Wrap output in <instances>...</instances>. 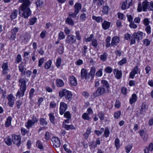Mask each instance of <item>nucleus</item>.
Masks as SVG:
<instances>
[{
	"label": "nucleus",
	"instance_id": "nucleus-1",
	"mask_svg": "<svg viewBox=\"0 0 153 153\" xmlns=\"http://www.w3.org/2000/svg\"><path fill=\"white\" fill-rule=\"evenodd\" d=\"M19 1L22 3L19 7V10L23 12L22 13V17L24 18H27L31 14V11L30 10L29 5L31 4L29 0H19Z\"/></svg>",
	"mask_w": 153,
	"mask_h": 153
},
{
	"label": "nucleus",
	"instance_id": "nucleus-2",
	"mask_svg": "<svg viewBox=\"0 0 153 153\" xmlns=\"http://www.w3.org/2000/svg\"><path fill=\"white\" fill-rule=\"evenodd\" d=\"M59 96L60 97H64L66 100L69 101H71L72 99L73 95L72 93L65 89L60 90L59 93Z\"/></svg>",
	"mask_w": 153,
	"mask_h": 153
},
{
	"label": "nucleus",
	"instance_id": "nucleus-3",
	"mask_svg": "<svg viewBox=\"0 0 153 153\" xmlns=\"http://www.w3.org/2000/svg\"><path fill=\"white\" fill-rule=\"evenodd\" d=\"M143 38V33L138 31L137 33H134L131 36V40L130 44L132 45L135 43V40L139 42L140 40L142 39Z\"/></svg>",
	"mask_w": 153,
	"mask_h": 153
},
{
	"label": "nucleus",
	"instance_id": "nucleus-4",
	"mask_svg": "<svg viewBox=\"0 0 153 153\" xmlns=\"http://www.w3.org/2000/svg\"><path fill=\"white\" fill-rule=\"evenodd\" d=\"M150 4V2L146 0H145L142 2V6L141 3H139L138 4L137 9L138 11L140 12L142 10L144 12L146 11L147 9Z\"/></svg>",
	"mask_w": 153,
	"mask_h": 153
},
{
	"label": "nucleus",
	"instance_id": "nucleus-5",
	"mask_svg": "<svg viewBox=\"0 0 153 153\" xmlns=\"http://www.w3.org/2000/svg\"><path fill=\"white\" fill-rule=\"evenodd\" d=\"M76 38L72 34L68 35L65 39V42L68 44L72 45L76 42Z\"/></svg>",
	"mask_w": 153,
	"mask_h": 153
},
{
	"label": "nucleus",
	"instance_id": "nucleus-6",
	"mask_svg": "<svg viewBox=\"0 0 153 153\" xmlns=\"http://www.w3.org/2000/svg\"><path fill=\"white\" fill-rule=\"evenodd\" d=\"M106 92V90L105 88L104 87L101 86L99 87L95 92H94L93 93V96H94V97H95L100 96Z\"/></svg>",
	"mask_w": 153,
	"mask_h": 153
},
{
	"label": "nucleus",
	"instance_id": "nucleus-7",
	"mask_svg": "<svg viewBox=\"0 0 153 153\" xmlns=\"http://www.w3.org/2000/svg\"><path fill=\"white\" fill-rule=\"evenodd\" d=\"M12 138L13 143L16 144L18 147L20 146L21 144V137L20 136L13 135L12 136Z\"/></svg>",
	"mask_w": 153,
	"mask_h": 153
},
{
	"label": "nucleus",
	"instance_id": "nucleus-8",
	"mask_svg": "<svg viewBox=\"0 0 153 153\" xmlns=\"http://www.w3.org/2000/svg\"><path fill=\"white\" fill-rule=\"evenodd\" d=\"M67 105L63 102H61L60 103L59 108V113L61 115H63L66 110Z\"/></svg>",
	"mask_w": 153,
	"mask_h": 153
},
{
	"label": "nucleus",
	"instance_id": "nucleus-9",
	"mask_svg": "<svg viewBox=\"0 0 153 153\" xmlns=\"http://www.w3.org/2000/svg\"><path fill=\"white\" fill-rule=\"evenodd\" d=\"M7 99L8 100V105L10 107H12L14 104V97L13 96L12 94H10L7 96Z\"/></svg>",
	"mask_w": 153,
	"mask_h": 153
},
{
	"label": "nucleus",
	"instance_id": "nucleus-10",
	"mask_svg": "<svg viewBox=\"0 0 153 153\" xmlns=\"http://www.w3.org/2000/svg\"><path fill=\"white\" fill-rule=\"evenodd\" d=\"M101 83L102 84L101 86L104 87L106 90V92L108 93L109 92V88L110 85L108 81L106 80L102 79L101 80Z\"/></svg>",
	"mask_w": 153,
	"mask_h": 153
},
{
	"label": "nucleus",
	"instance_id": "nucleus-11",
	"mask_svg": "<svg viewBox=\"0 0 153 153\" xmlns=\"http://www.w3.org/2000/svg\"><path fill=\"white\" fill-rule=\"evenodd\" d=\"M81 76L82 79L85 78L87 79L89 78V74H88L87 71L84 68L81 69Z\"/></svg>",
	"mask_w": 153,
	"mask_h": 153
},
{
	"label": "nucleus",
	"instance_id": "nucleus-12",
	"mask_svg": "<svg viewBox=\"0 0 153 153\" xmlns=\"http://www.w3.org/2000/svg\"><path fill=\"white\" fill-rule=\"evenodd\" d=\"M52 141L53 142V146L56 147H59L60 145V142L59 138L56 137H53L52 138Z\"/></svg>",
	"mask_w": 153,
	"mask_h": 153
},
{
	"label": "nucleus",
	"instance_id": "nucleus-13",
	"mask_svg": "<svg viewBox=\"0 0 153 153\" xmlns=\"http://www.w3.org/2000/svg\"><path fill=\"white\" fill-rule=\"evenodd\" d=\"M19 82L21 83L20 88L22 90H26V82L25 79L23 78H20Z\"/></svg>",
	"mask_w": 153,
	"mask_h": 153
},
{
	"label": "nucleus",
	"instance_id": "nucleus-14",
	"mask_svg": "<svg viewBox=\"0 0 153 153\" xmlns=\"http://www.w3.org/2000/svg\"><path fill=\"white\" fill-rule=\"evenodd\" d=\"M119 38L117 36H114L112 39L111 45V46H116L119 43Z\"/></svg>",
	"mask_w": 153,
	"mask_h": 153
},
{
	"label": "nucleus",
	"instance_id": "nucleus-15",
	"mask_svg": "<svg viewBox=\"0 0 153 153\" xmlns=\"http://www.w3.org/2000/svg\"><path fill=\"white\" fill-rule=\"evenodd\" d=\"M111 23L110 22L105 20L102 23V27L104 30L108 29L110 27Z\"/></svg>",
	"mask_w": 153,
	"mask_h": 153
},
{
	"label": "nucleus",
	"instance_id": "nucleus-16",
	"mask_svg": "<svg viewBox=\"0 0 153 153\" xmlns=\"http://www.w3.org/2000/svg\"><path fill=\"white\" fill-rule=\"evenodd\" d=\"M114 72L115 77L117 79H120L122 76V73L121 71L115 69L114 70Z\"/></svg>",
	"mask_w": 153,
	"mask_h": 153
},
{
	"label": "nucleus",
	"instance_id": "nucleus-17",
	"mask_svg": "<svg viewBox=\"0 0 153 153\" xmlns=\"http://www.w3.org/2000/svg\"><path fill=\"white\" fill-rule=\"evenodd\" d=\"M82 7L81 4L78 3H76L74 6V12L79 13Z\"/></svg>",
	"mask_w": 153,
	"mask_h": 153
},
{
	"label": "nucleus",
	"instance_id": "nucleus-18",
	"mask_svg": "<svg viewBox=\"0 0 153 153\" xmlns=\"http://www.w3.org/2000/svg\"><path fill=\"white\" fill-rule=\"evenodd\" d=\"M56 85L58 87H63L64 85L63 81L61 79H58L56 80Z\"/></svg>",
	"mask_w": 153,
	"mask_h": 153
},
{
	"label": "nucleus",
	"instance_id": "nucleus-19",
	"mask_svg": "<svg viewBox=\"0 0 153 153\" xmlns=\"http://www.w3.org/2000/svg\"><path fill=\"white\" fill-rule=\"evenodd\" d=\"M70 84L74 86H76L77 84L76 80L75 77L74 76H72L69 78Z\"/></svg>",
	"mask_w": 153,
	"mask_h": 153
},
{
	"label": "nucleus",
	"instance_id": "nucleus-20",
	"mask_svg": "<svg viewBox=\"0 0 153 153\" xmlns=\"http://www.w3.org/2000/svg\"><path fill=\"white\" fill-rule=\"evenodd\" d=\"M18 12V10L16 9L13 11L10 16L11 20H13L16 18L17 16Z\"/></svg>",
	"mask_w": 153,
	"mask_h": 153
},
{
	"label": "nucleus",
	"instance_id": "nucleus-21",
	"mask_svg": "<svg viewBox=\"0 0 153 153\" xmlns=\"http://www.w3.org/2000/svg\"><path fill=\"white\" fill-rule=\"evenodd\" d=\"M137 99L136 94H133L131 98L129 100L130 104L131 105L133 103L137 101Z\"/></svg>",
	"mask_w": 153,
	"mask_h": 153
},
{
	"label": "nucleus",
	"instance_id": "nucleus-22",
	"mask_svg": "<svg viewBox=\"0 0 153 153\" xmlns=\"http://www.w3.org/2000/svg\"><path fill=\"white\" fill-rule=\"evenodd\" d=\"M35 4L36 5V7L38 8L42 7L44 4V2L41 0H37L35 1Z\"/></svg>",
	"mask_w": 153,
	"mask_h": 153
},
{
	"label": "nucleus",
	"instance_id": "nucleus-23",
	"mask_svg": "<svg viewBox=\"0 0 153 153\" xmlns=\"http://www.w3.org/2000/svg\"><path fill=\"white\" fill-rule=\"evenodd\" d=\"M148 107L146 104L144 103H143L141 106V109L140 110V113L143 114L145 112L146 110L147 109Z\"/></svg>",
	"mask_w": 153,
	"mask_h": 153
},
{
	"label": "nucleus",
	"instance_id": "nucleus-24",
	"mask_svg": "<svg viewBox=\"0 0 153 153\" xmlns=\"http://www.w3.org/2000/svg\"><path fill=\"white\" fill-rule=\"evenodd\" d=\"M34 124L35 123L31 121V120L30 119L28 120L27 122L26 123L25 125L27 128L29 129L30 128L33 126Z\"/></svg>",
	"mask_w": 153,
	"mask_h": 153
},
{
	"label": "nucleus",
	"instance_id": "nucleus-25",
	"mask_svg": "<svg viewBox=\"0 0 153 153\" xmlns=\"http://www.w3.org/2000/svg\"><path fill=\"white\" fill-rule=\"evenodd\" d=\"M19 71L22 72V74L25 75V71L26 70V69L24 68V66L22 63H21L19 66Z\"/></svg>",
	"mask_w": 153,
	"mask_h": 153
},
{
	"label": "nucleus",
	"instance_id": "nucleus-26",
	"mask_svg": "<svg viewBox=\"0 0 153 153\" xmlns=\"http://www.w3.org/2000/svg\"><path fill=\"white\" fill-rule=\"evenodd\" d=\"M12 120V117L11 116H9L7 119V120L5 123V127H7L11 125Z\"/></svg>",
	"mask_w": 153,
	"mask_h": 153
},
{
	"label": "nucleus",
	"instance_id": "nucleus-27",
	"mask_svg": "<svg viewBox=\"0 0 153 153\" xmlns=\"http://www.w3.org/2000/svg\"><path fill=\"white\" fill-rule=\"evenodd\" d=\"M65 22L70 25L73 26L74 25V22L72 19L71 17H67L65 20Z\"/></svg>",
	"mask_w": 153,
	"mask_h": 153
},
{
	"label": "nucleus",
	"instance_id": "nucleus-28",
	"mask_svg": "<svg viewBox=\"0 0 153 153\" xmlns=\"http://www.w3.org/2000/svg\"><path fill=\"white\" fill-rule=\"evenodd\" d=\"M88 114L87 113H83L82 116V118L85 120H87L88 121H90L91 118L89 116Z\"/></svg>",
	"mask_w": 153,
	"mask_h": 153
},
{
	"label": "nucleus",
	"instance_id": "nucleus-29",
	"mask_svg": "<svg viewBox=\"0 0 153 153\" xmlns=\"http://www.w3.org/2000/svg\"><path fill=\"white\" fill-rule=\"evenodd\" d=\"M5 143L8 146H10L12 144V140L10 137L8 136L4 139Z\"/></svg>",
	"mask_w": 153,
	"mask_h": 153
},
{
	"label": "nucleus",
	"instance_id": "nucleus-30",
	"mask_svg": "<svg viewBox=\"0 0 153 153\" xmlns=\"http://www.w3.org/2000/svg\"><path fill=\"white\" fill-rule=\"evenodd\" d=\"M25 91L26 90H22L20 88V90L18 91L16 94V96L17 97L19 96V97L23 96Z\"/></svg>",
	"mask_w": 153,
	"mask_h": 153
},
{
	"label": "nucleus",
	"instance_id": "nucleus-31",
	"mask_svg": "<svg viewBox=\"0 0 153 153\" xmlns=\"http://www.w3.org/2000/svg\"><path fill=\"white\" fill-rule=\"evenodd\" d=\"M48 116L51 122L53 124H54L55 123L54 122L55 117L54 114L52 113H51L49 114Z\"/></svg>",
	"mask_w": 153,
	"mask_h": 153
},
{
	"label": "nucleus",
	"instance_id": "nucleus-32",
	"mask_svg": "<svg viewBox=\"0 0 153 153\" xmlns=\"http://www.w3.org/2000/svg\"><path fill=\"white\" fill-rule=\"evenodd\" d=\"M108 8L109 7L107 5V4H106L105 5L103 6L102 10V11L103 14L108 13Z\"/></svg>",
	"mask_w": 153,
	"mask_h": 153
},
{
	"label": "nucleus",
	"instance_id": "nucleus-33",
	"mask_svg": "<svg viewBox=\"0 0 153 153\" xmlns=\"http://www.w3.org/2000/svg\"><path fill=\"white\" fill-rule=\"evenodd\" d=\"M92 18L93 20H95L98 23L101 22L102 21V18L101 16L96 17L95 16H93Z\"/></svg>",
	"mask_w": 153,
	"mask_h": 153
},
{
	"label": "nucleus",
	"instance_id": "nucleus-34",
	"mask_svg": "<svg viewBox=\"0 0 153 153\" xmlns=\"http://www.w3.org/2000/svg\"><path fill=\"white\" fill-rule=\"evenodd\" d=\"M64 128L65 129L68 130L70 129L74 130L76 128L75 127L72 125H65L64 126Z\"/></svg>",
	"mask_w": 153,
	"mask_h": 153
},
{
	"label": "nucleus",
	"instance_id": "nucleus-35",
	"mask_svg": "<svg viewBox=\"0 0 153 153\" xmlns=\"http://www.w3.org/2000/svg\"><path fill=\"white\" fill-rule=\"evenodd\" d=\"M64 48L63 44H61L58 48V51L60 54H62L63 53Z\"/></svg>",
	"mask_w": 153,
	"mask_h": 153
},
{
	"label": "nucleus",
	"instance_id": "nucleus-36",
	"mask_svg": "<svg viewBox=\"0 0 153 153\" xmlns=\"http://www.w3.org/2000/svg\"><path fill=\"white\" fill-rule=\"evenodd\" d=\"M115 145L117 149H118L120 147V140L117 138H116L115 141Z\"/></svg>",
	"mask_w": 153,
	"mask_h": 153
},
{
	"label": "nucleus",
	"instance_id": "nucleus-37",
	"mask_svg": "<svg viewBox=\"0 0 153 153\" xmlns=\"http://www.w3.org/2000/svg\"><path fill=\"white\" fill-rule=\"evenodd\" d=\"M52 64V62L51 60H49L46 62L45 64V68L46 69H49Z\"/></svg>",
	"mask_w": 153,
	"mask_h": 153
},
{
	"label": "nucleus",
	"instance_id": "nucleus-38",
	"mask_svg": "<svg viewBox=\"0 0 153 153\" xmlns=\"http://www.w3.org/2000/svg\"><path fill=\"white\" fill-rule=\"evenodd\" d=\"M95 71L96 70L94 67H92L91 68L90 71V74L92 78H93L94 77Z\"/></svg>",
	"mask_w": 153,
	"mask_h": 153
},
{
	"label": "nucleus",
	"instance_id": "nucleus-39",
	"mask_svg": "<svg viewBox=\"0 0 153 153\" xmlns=\"http://www.w3.org/2000/svg\"><path fill=\"white\" fill-rule=\"evenodd\" d=\"M87 18L86 14L85 13L81 14L80 16V19L82 22L85 21Z\"/></svg>",
	"mask_w": 153,
	"mask_h": 153
},
{
	"label": "nucleus",
	"instance_id": "nucleus-40",
	"mask_svg": "<svg viewBox=\"0 0 153 153\" xmlns=\"http://www.w3.org/2000/svg\"><path fill=\"white\" fill-rule=\"evenodd\" d=\"M22 60V59L21 55L20 54H19L16 56L15 62L16 64L18 63L21 62Z\"/></svg>",
	"mask_w": 153,
	"mask_h": 153
},
{
	"label": "nucleus",
	"instance_id": "nucleus-41",
	"mask_svg": "<svg viewBox=\"0 0 153 153\" xmlns=\"http://www.w3.org/2000/svg\"><path fill=\"white\" fill-rule=\"evenodd\" d=\"M127 2L126 1H124L123 2L122 4L121 5V8L123 10L126 9L127 8L129 7V6H127Z\"/></svg>",
	"mask_w": 153,
	"mask_h": 153
},
{
	"label": "nucleus",
	"instance_id": "nucleus-42",
	"mask_svg": "<svg viewBox=\"0 0 153 153\" xmlns=\"http://www.w3.org/2000/svg\"><path fill=\"white\" fill-rule=\"evenodd\" d=\"M36 146L37 147L40 149H42L43 148L42 142L39 140L37 141Z\"/></svg>",
	"mask_w": 153,
	"mask_h": 153
},
{
	"label": "nucleus",
	"instance_id": "nucleus-43",
	"mask_svg": "<svg viewBox=\"0 0 153 153\" xmlns=\"http://www.w3.org/2000/svg\"><path fill=\"white\" fill-rule=\"evenodd\" d=\"M31 36L30 34L26 33L24 36V39L25 42H27L30 39Z\"/></svg>",
	"mask_w": 153,
	"mask_h": 153
},
{
	"label": "nucleus",
	"instance_id": "nucleus-44",
	"mask_svg": "<svg viewBox=\"0 0 153 153\" xmlns=\"http://www.w3.org/2000/svg\"><path fill=\"white\" fill-rule=\"evenodd\" d=\"M37 19L36 18H32L29 20V24L30 25H33L36 22Z\"/></svg>",
	"mask_w": 153,
	"mask_h": 153
},
{
	"label": "nucleus",
	"instance_id": "nucleus-45",
	"mask_svg": "<svg viewBox=\"0 0 153 153\" xmlns=\"http://www.w3.org/2000/svg\"><path fill=\"white\" fill-rule=\"evenodd\" d=\"M107 54L104 52L101 55L100 59L102 61H105L107 59Z\"/></svg>",
	"mask_w": 153,
	"mask_h": 153
},
{
	"label": "nucleus",
	"instance_id": "nucleus-46",
	"mask_svg": "<svg viewBox=\"0 0 153 153\" xmlns=\"http://www.w3.org/2000/svg\"><path fill=\"white\" fill-rule=\"evenodd\" d=\"M65 38V36L64 35V33L63 32H60L59 34L58 39L59 40H62Z\"/></svg>",
	"mask_w": 153,
	"mask_h": 153
},
{
	"label": "nucleus",
	"instance_id": "nucleus-47",
	"mask_svg": "<svg viewBox=\"0 0 153 153\" xmlns=\"http://www.w3.org/2000/svg\"><path fill=\"white\" fill-rule=\"evenodd\" d=\"M75 34L76 35V39H77V40H81V36L80 35L79 31V30L76 31L75 32Z\"/></svg>",
	"mask_w": 153,
	"mask_h": 153
},
{
	"label": "nucleus",
	"instance_id": "nucleus-48",
	"mask_svg": "<svg viewBox=\"0 0 153 153\" xmlns=\"http://www.w3.org/2000/svg\"><path fill=\"white\" fill-rule=\"evenodd\" d=\"M40 124L41 125H46L47 124V122L43 118H41L40 119Z\"/></svg>",
	"mask_w": 153,
	"mask_h": 153
},
{
	"label": "nucleus",
	"instance_id": "nucleus-49",
	"mask_svg": "<svg viewBox=\"0 0 153 153\" xmlns=\"http://www.w3.org/2000/svg\"><path fill=\"white\" fill-rule=\"evenodd\" d=\"M2 68L3 71H7L8 69L7 63H3L2 65Z\"/></svg>",
	"mask_w": 153,
	"mask_h": 153
},
{
	"label": "nucleus",
	"instance_id": "nucleus-50",
	"mask_svg": "<svg viewBox=\"0 0 153 153\" xmlns=\"http://www.w3.org/2000/svg\"><path fill=\"white\" fill-rule=\"evenodd\" d=\"M22 102L20 100H18L16 101V105L18 109L21 108V106L22 105Z\"/></svg>",
	"mask_w": 153,
	"mask_h": 153
},
{
	"label": "nucleus",
	"instance_id": "nucleus-51",
	"mask_svg": "<svg viewBox=\"0 0 153 153\" xmlns=\"http://www.w3.org/2000/svg\"><path fill=\"white\" fill-rule=\"evenodd\" d=\"M110 40L111 37L109 36L108 37L106 40V42L107 43L106 46L107 48L109 47L111 45V44L110 43Z\"/></svg>",
	"mask_w": 153,
	"mask_h": 153
},
{
	"label": "nucleus",
	"instance_id": "nucleus-52",
	"mask_svg": "<svg viewBox=\"0 0 153 153\" xmlns=\"http://www.w3.org/2000/svg\"><path fill=\"white\" fill-rule=\"evenodd\" d=\"M118 17L119 19L121 20H125L126 19V17L124 15L121 13H118L117 14Z\"/></svg>",
	"mask_w": 153,
	"mask_h": 153
},
{
	"label": "nucleus",
	"instance_id": "nucleus-53",
	"mask_svg": "<svg viewBox=\"0 0 153 153\" xmlns=\"http://www.w3.org/2000/svg\"><path fill=\"white\" fill-rule=\"evenodd\" d=\"M121 112L120 111H118L114 114V117L115 119H117L119 118L121 115Z\"/></svg>",
	"mask_w": 153,
	"mask_h": 153
},
{
	"label": "nucleus",
	"instance_id": "nucleus-54",
	"mask_svg": "<svg viewBox=\"0 0 153 153\" xmlns=\"http://www.w3.org/2000/svg\"><path fill=\"white\" fill-rule=\"evenodd\" d=\"M112 69L110 66H108L105 69V71L106 73H111L112 71Z\"/></svg>",
	"mask_w": 153,
	"mask_h": 153
},
{
	"label": "nucleus",
	"instance_id": "nucleus-55",
	"mask_svg": "<svg viewBox=\"0 0 153 153\" xmlns=\"http://www.w3.org/2000/svg\"><path fill=\"white\" fill-rule=\"evenodd\" d=\"M109 131L108 128L107 127H106L105 128L104 133V136L107 137L109 136Z\"/></svg>",
	"mask_w": 153,
	"mask_h": 153
},
{
	"label": "nucleus",
	"instance_id": "nucleus-56",
	"mask_svg": "<svg viewBox=\"0 0 153 153\" xmlns=\"http://www.w3.org/2000/svg\"><path fill=\"white\" fill-rule=\"evenodd\" d=\"M91 44L95 48H96L98 44L97 40L96 39H93L92 41Z\"/></svg>",
	"mask_w": 153,
	"mask_h": 153
},
{
	"label": "nucleus",
	"instance_id": "nucleus-57",
	"mask_svg": "<svg viewBox=\"0 0 153 153\" xmlns=\"http://www.w3.org/2000/svg\"><path fill=\"white\" fill-rule=\"evenodd\" d=\"M61 59L60 58H58L56 60V66L58 68L61 65Z\"/></svg>",
	"mask_w": 153,
	"mask_h": 153
},
{
	"label": "nucleus",
	"instance_id": "nucleus-58",
	"mask_svg": "<svg viewBox=\"0 0 153 153\" xmlns=\"http://www.w3.org/2000/svg\"><path fill=\"white\" fill-rule=\"evenodd\" d=\"M64 116L68 119H71V116L70 113L69 111H67L64 113Z\"/></svg>",
	"mask_w": 153,
	"mask_h": 153
},
{
	"label": "nucleus",
	"instance_id": "nucleus-59",
	"mask_svg": "<svg viewBox=\"0 0 153 153\" xmlns=\"http://www.w3.org/2000/svg\"><path fill=\"white\" fill-rule=\"evenodd\" d=\"M68 13L69 16L73 18H75L76 17V15L78 14V13H76V12H74V13H73L72 12H70Z\"/></svg>",
	"mask_w": 153,
	"mask_h": 153
},
{
	"label": "nucleus",
	"instance_id": "nucleus-60",
	"mask_svg": "<svg viewBox=\"0 0 153 153\" xmlns=\"http://www.w3.org/2000/svg\"><path fill=\"white\" fill-rule=\"evenodd\" d=\"M129 26L130 28L133 29H136L137 27V25L135 24L134 22L130 23Z\"/></svg>",
	"mask_w": 153,
	"mask_h": 153
},
{
	"label": "nucleus",
	"instance_id": "nucleus-61",
	"mask_svg": "<svg viewBox=\"0 0 153 153\" xmlns=\"http://www.w3.org/2000/svg\"><path fill=\"white\" fill-rule=\"evenodd\" d=\"M31 121L33 122L34 123H37L38 121V120L36 118V117L35 115H33L32 117V119L31 120Z\"/></svg>",
	"mask_w": 153,
	"mask_h": 153
},
{
	"label": "nucleus",
	"instance_id": "nucleus-62",
	"mask_svg": "<svg viewBox=\"0 0 153 153\" xmlns=\"http://www.w3.org/2000/svg\"><path fill=\"white\" fill-rule=\"evenodd\" d=\"M34 92L35 90L33 88H32L31 89L29 92V97L30 99H31Z\"/></svg>",
	"mask_w": 153,
	"mask_h": 153
},
{
	"label": "nucleus",
	"instance_id": "nucleus-63",
	"mask_svg": "<svg viewBox=\"0 0 153 153\" xmlns=\"http://www.w3.org/2000/svg\"><path fill=\"white\" fill-rule=\"evenodd\" d=\"M127 17L128 19V21L130 23H131L133 21V18L131 15H128L127 14Z\"/></svg>",
	"mask_w": 153,
	"mask_h": 153
},
{
	"label": "nucleus",
	"instance_id": "nucleus-64",
	"mask_svg": "<svg viewBox=\"0 0 153 153\" xmlns=\"http://www.w3.org/2000/svg\"><path fill=\"white\" fill-rule=\"evenodd\" d=\"M102 69H100L97 71L96 73V76H97L100 77L102 75Z\"/></svg>",
	"mask_w": 153,
	"mask_h": 153
}]
</instances>
